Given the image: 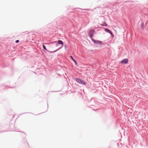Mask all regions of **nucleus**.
Segmentation results:
<instances>
[{"label": "nucleus", "instance_id": "nucleus-1", "mask_svg": "<svg viewBox=\"0 0 148 148\" xmlns=\"http://www.w3.org/2000/svg\"><path fill=\"white\" fill-rule=\"evenodd\" d=\"M75 79L77 82L79 84H84L85 85L86 84L85 82L81 79L76 78Z\"/></svg>", "mask_w": 148, "mask_h": 148}, {"label": "nucleus", "instance_id": "nucleus-5", "mask_svg": "<svg viewBox=\"0 0 148 148\" xmlns=\"http://www.w3.org/2000/svg\"><path fill=\"white\" fill-rule=\"evenodd\" d=\"M101 25L102 26H107V25L106 23L104 22L103 23L101 24Z\"/></svg>", "mask_w": 148, "mask_h": 148}, {"label": "nucleus", "instance_id": "nucleus-8", "mask_svg": "<svg viewBox=\"0 0 148 148\" xmlns=\"http://www.w3.org/2000/svg\"><path fill=\"white\" fill-rule=\"evenodd\" d=\"M70 57L74 61V62L75 60L74 59V58L72 56H70Z\"/></svg>", "mask_w": 148, "mask_h": 148}, {"label": "nucleus", "instance_id": "nucleus-7", "mask_svg": "<svg viewBox=\"0 0 148 148\" xmlns=\"http://www.w3.org/2000/svg\"><path fill=\"white\" fill-rule=\"evenodd\" d=\"M110 33L112 37L113 38L114 37V36L111 31L110 32Z\"/></svg>", "mask_w": 148, "mask_h": 148}, {"label": "nucleus", "instance_id": "nucleus-3", "mask_svg": "<svg viewBox=\"0 0 148 148\" xmlns=\"http://www.w3.org/2000/svg\"><path fill=\"white\" fill-rule=\"evenodd\" d=\"M128 62V60L127 59H125L122 60L121 62V63L122 64H127Z\"/></svg>", "mask_w": 148, "mask_h": 148}, {"label": "nucleus", "instance_id": "nucleus-4", "mask_svg": "<svg viewBox=\"0 0 148 148\" xmlns=\"http://www.w3.org/2000/svg\"><path fill=\"white\" fill-rule=\"evenodd\" d=\"M58 43L59 44L62 45V46L63 45V42L60 40H59L58 41Z\"/></svg>", "mask_w": 148, "mask_h": 148}, {"label": "nucleus", "instance_id": "nucleus-11", "mask_svg": "<svg viewBox=\"0 0 148 148\" xmlns=\"http://www.w3.org/2000/svg\"><path fill=\"white\" fill-rule=\"evenodd\" d=\"M19 41L18 40H17L15 42L16 43H18L19 42Z\"/></svg>", "mask_w": 148, "mask_h": 148}, {"label": "nucleus", "instance_id": "nucleus-9", "mask_svg": "<svg viewBox=\"0 0 148 148\" xmlns=\"http://www.w3.org/2000/svg\"><path fill=\"white\" fill-rule=\"evenodd\" d=\"M43 49L45 50H47V49L45 47V46L44 45H43Z\"/></svg>", "mask_w": 148, "mask_h": 148}, {"label": "nucleus", "instance_id": "nucleus-12", "mask_svg": "<svg viewBox=\"0 0 148 148\" xmlns=\"http://www.w3.org/2000/svg\"><path fill=\"white\" fill-rule=\"evenodd\" d=\"M93 35L92 34H91L90 35V38H92V37H93Z\"/></svg>", "mask_w": 148, "mask_h": 148}, {"label": "nucleus", "instance_id": "nucleus-10", "mask_svg": "<svg viewBox=\"0 0 148 148\" xmlns=\"http://www.w3.org/2000/svg\"><path fill=\"white\" fill-rule=\"evenodd\" d=\"M95 31L93 30H92L90 31V32L92 33H94Z\"/></svg>", "mask_w": 148, "mask_h": 148}, {"label": "nucleus", "instance_id": "nucleus-2", "mask_svg": "<svg viewBox=\"0 0 148 148\" xmlns=\"http://www.w3.org/2000/svg\"><path fill=\"white\" fill-rule=\"evenodd\" d=\"M92 40L96 44H99L101 45H102L103 44V42L100 41H97L94 40L93 39H92Z\"/></svg>", "mask_w": 148, "mask_h": 148}, {"label": "nucleus", "instance_id": "nucleus-6", "mask_svg": "<svg viewBox=\"0 0 148 148\" xmlns=\"http://www.w3.org/2000/svg\"><path fill=\"white\" fill-rule=\"evenodd\" d=\"M105 30L107 32H109L110 33V32H111L107 28Z\"/></svg>", "mask_w": 148, "mask_h": 148}, {"label": "nucleus", "instance_id": "nucleus-13", "mask_svg": "<svg viewBox=\"0 0 148 148\" xmlns=\"http://www.w3.org/2000/svg\"><path fill=\"white\" fill-rule=\"evenodd\" d=\"M74 62H75V64H76V65H77V62L75 60V61H74Z\"/></svg>", "mask_w": 148, "mask_h": 148}]
</instances>
